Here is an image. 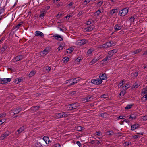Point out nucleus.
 <instances>
[{"label": "nucleus", "mask_w": 147, "mask_h": 147, "mask_svg": "<svg viewBox=\"0 0 147 147\" xmlns=\"http://www.w3.org/2000/svg\"><path fill=\"white\" fill-rule=\"evenodd\" d=\"M128 12V10L127 8H125L122 9L120 11L119 13V14L122 16H124L126 15Z\"/></svg>", "instance_id": "obj_1"}, {"label": "nucleus", "mask_w": 147, "mask_h": 147, "mask_svg": "<svg viewBox=\"0 0 147 147\" xmlns=\"http://www.w3.org/2000/svg\"><path fill=\"white\" fill-rule=\"evenodd\" d=\"M51 50V48L49 47L46 48L44 50L40 52L41 56H44L45 55L47 54Z\"/></svg>", "instance_id": "obj_2"}, {"label": "nucleus", "mask_w": 147, "mask_h": 147, "mask_svg": "<svg viewBox=\"0 0 147 147\" xmlns=\"http://www.w3.org/2000/svg\"><path fill=\"white\" fill-rule=\"evenodd\" d=\"M24 56L23 55H20L16 56L13 59V61L14 63L16 62L22 60L24 58Z\"/></svg>", "instance_id": "obj_3"}, {"label": "nucleus", "mask_w": 147, "mask_h": 147, "mask_svg": "<svg viewBox=\"0 0 147 147\" xmlns=\"http://www.w3.org/2000/svg\"><path fill=\"white\" fill-rule=\"evenodd\" d=\"M86 42V40L85 39H83L77 40L76 42V44L80 46L84 45Z\"/></svg>", "instance_id": "obj_4"}, {"label": "nucleus", "mask_w": 147, "mask_h": 147, "mask_svg": "<svg viewBox=\"0 0 147 147\" xmlns=\"http://www.w3.org/2000/svg\"><path fill=\"white\" fill-rule=\"evenodd\" d=\"M102 82V81L100 78H97L96 79H92L91 81L92 83L96 85L100 84Z\"/></svg>", "instance_id": "obj_5"}, {"label": "nucleus", "mask_w": 147, "mask_h": 147, "mask_svg": "<svg viewBox=\"0 0 147 147\" xmlns=\"http://www.w3.org/2000/svg\"><path fill=\"white\" fill-rule=\"evenodd\" d=\"M11 80V78H0V84H6L10 82Z\"/></svg>", "instance_id": "obj_6"}, {"label": "nucleus", "mask_w": 147, "mask_h": 147, "mask_svg": "<svg viewBox=\"0 0 147 147\" xmlns=\"http://www.w3.org/2000/svg\"><path fill=\"white\" fill-rule=\"evenodd\" d=\"M10 132L8 131H6L4 134L0 136V140H3L10 134Z\"/></svg>", "instance_id": "obj_7"}, {"label": "nucleus", "mask_w": 147, "mask_h": 147, "mask_svg": "<svg viewBox=\"0 0 147 147\" xmlns=\"http://www.w3.org/2000/svg\"><path fill=\"white\" fill-rule=\"evenodd\" d=\"M66 83L67 84H69L68 86H71L74 84V81L73 79L67 80L66 81Z\"/></svg>", "instance_id": "obj_8"}, {"label": "nucleus", "mask_w": 147, "mask_h": 147, "mask_svg": "<svg viewBox=\"0 0 147 147\" xmlns=\"http://www.w3.org/2000/svg\"><path fill=\"white\" fill-rule=\"evenodd\" d=\"M35 35L36 36H39L41 38L44 36L43 33L39 31H36L35 32Z\"/></svg>", "instance_id": "obj_9"}, {"label": "nucleus", "mask_w": 147, "mask_h": 147, "mask_svg": "<svg viewBox=\"0 0 147 147\" xmlns=\"http://www.w3.org/2000/svg\"><path fill=\"white\" fill-rule=\"evenodd\" d=\"M117 51V49H115L111 51H110L108 52V55H109L111 57Z\"/></svg>", "instance_id": "obj_10"}, {"label": "nucleus", "mask_w": 147, "mask_h": 147, "mask_svg": "<svg viewBox=\"0 0 147 147\" xmlns=\"http://www.w3.org/2000/svg\"><path fill=\"white\" fill-rule=\"evenodd\" d=\"M111 57L109 55H108V56L105 58L102 61L106 63L108 62L111 59Z\"/></svg>", "instance_id": "obj_11"}, {"label": "nucleus", "mask_w": 147, "mask_h": 147, "mask_svg": "<svg viewBox=\"0 0 147 147\" xmlns=\"http://www.w3.org/2000/svg\"><path fill=\"white\" fill-rule=\"evenodd\" d=\"M22 110V109L21 108H14L13 111H14V114H17Z\"/></svg>", "instance_id": "obj_12"}, {"label": "nucleus", "mask_w": 147, "mask_h": 147, "mask_svg": "<svg viewBox=\"0 0 147 147\" xmlns=\"http://www.w3.org/2000/svg\"><path fill=\"white\" fill-rule=\"evenodd\" d=\"M100 79L101 80H104L107 79V77L106 75L105 74H100L99 76Z\"/></svg>", "instance_id": "obj_13"}, {"label": "nucleus", "mask_w": 147, "mask_h": 147, "mask_svg": "<svg viewBox=\"0 0 147 147\" xmlns=\"http://www.w3.org/2000/svg\"><path fill=\"white\" fill-rule=\"evenodd\" d=\"M99 59V58L98 57H95L94 58L93 60L90 63V65H92L95 63Z\"/></svg>", "instance_id": "obj_14"}, {"label": "nucleus", "mask_w": 147, "mask_h": 147, "mask_svg": "<svg viewBox=\"0 0 147 147\" xmlns=\"http://www.w3.org/2000/svg\"><path fill=\"white\" fill-rule=\"evenodd\" d=\"M53 37L57 40H58L60 41H61L63 40L62 38L60 36L56 34L53 36Z\"/></svg>", "instance_id": "obj_15"}, {"label": "nucleus", "mask_w": 147, "mask_h": 147, "mask_svg": "<svg viewBox=\"0 0 147 147\" xmlns=\"http://www.w3.org/2000/svg\"><path fill=\"white\" fill-rule=\"evenodd\" d=\"M92 98L91 96L88 97L87 96L83 98L82 101L84 102H88L91 100V99Z\"/></svg>", "instance_id": "obj_16"}, {"label": "nucleus", "mask_w": 147, "mask_h": 147, "mask_svg": "<svg viewBox=\"0 0 147 147\" xmlns=\"http://www.w3.org/2000/svg\"><path fill=\"white\" fill-rule=\"evenodd\" d=\"M43 140L45 142L46 144H48L50 142L49 138L48 137L45 136L43 138Z\"/></svg>", "instance_id": "obj_17"}, {"label": "nucleus", "mask_w": 147, "mask_h": 147, "mask_svg": "<svg viewBox=\"0 0 147 147\" xmlns=\"http://www.w3.org/2000/svg\"><path fill=\"white\" fill-rule=\"evenodd\" d=\"M131 86V85L129 83H127L122 87V88L124 90H126Z\"/></svg>", "instance_id": "obj_18"}, {"label": "nucleus", "mask_w": 147, "mask_h": 147, "mask_svg": "<svg viewBox=\"0 0 147 147\" xmlns=\"http://www.w3.org/2000/svg\"><path fill=\"white\" fill-rule=\"evenodd\" d=\"M61 118L62 117H66L68 116V114L65 112H63L60 113Z\"/></svg>", "instance_id": "obj_19"}, {"label": "nucleus", "mask_w": 147, "mask_h": 147, "mask_svg": "<svg viewBox=\"0 0 147 147\" xmlns=\"http://www.w3.org/2000/svg\"><path fill=\"white\" fill-rule=\"evenodd\" d=\"M73 109H76L78 108V107L79 106V103H76L74 104H71Z\"/></svg>", "instance_id": "obj_20"}, {"label": "nucleus", "mask_w": 147, "mask_h": 147, "mask_svg": "<svg viewBox=\"0 0 147 147\" xmlns=\"http://www.w3.org/2000/svg\"><path fill=\"white\" fill-rule=\"evenodd\" d=\"M106 43V44H107V47H112V46H114L115 45L113 42L112 41L107 42Z\"/></svg>", "instance_id": "obj_21"}, {"label": "nucleus", "mask_w": 147, "mask_h": 147, "mask_svg": "<svg viewBox=\"0 0 147 147\" xmlns=\"http://www.w3.org/2000/svg\"><path fill=\"white\" fill-rule=\"evenodd\" d=\"M51 69V68L49 66H46L44 68V71L46 73L49 72Z\"/></svg>", "instance_id": "obj_22"}, {"label": "nucleus", "mask_w": 147, "mask_h": 147, "mask_svg": "<svg viewBox=\"0 0 147 147\" xmlns=\"http://www.w3.org/2000/svg\"><path fill=\"white\" fill-rule=\"evenodd\" d=\"M121 27L119 24H116L114 27V28L115 30L118 31L121 29Z\"/></svg>", "instance_id": "obj_23"}, {"label": "nucleus", "mask_w": 147, "mask_h": 147, "mask_svg": "<svg viewBox=\"0 0 147 147\" xmlns=\"http://www.w3.org/2000/svg\"><path fill=\"white\" fill-rule=\"evenodd\" d=\"M139 125L138 124H134L131 126V129H137L139 128Z\"/></svg>", "instance_id": "obj_24"}, {"label": "nucleus", "mask_w": 147, "mask_h": 147, "mask_svg": "<svg viewBox=\"0 0 147 147\" xmlns=\"http://www.w3.org/2000/svg\"><path fill=\"white\" fill-rule=\"evenodd\" d=\"M23 23V22H20L19 23L17 24L15 26V28L17 29H18L21 26Z\"/></svg>", "instance_id": "obj_25"}, {"label": "nucleus", "mask_w": 147, "mask_h": 147, "mask_svg": "<svg viewBox=\"0 0 147 147\" xmlns=\"http://www.w3.org/2000/svg\"><path fill=\"white\" fill-rule=\"evenodd\" d=\"M46 13L45 10H43L41 12L40 14V15L39 17H43Z\"/></svg>", "instance_id": "obj_26"}, {"label": "nucleus", "mask_w": 147, "mask_h": 147, "mask_svg": "<svg viewBox=\"0 0 147 147\" xmlns=\"http://www.w3.org/2000/svg\"><path fill=\"white\" fill-rule=\"evenodd\" d=\"M74 81V84L77 83L79 81L81 80V78H77L74 79H73Z\"/></svg>", "instance_id": "obj_27"}, {"label": "nucleus", "mask_w": 147, "mask_h": 147, "mask_svg": "<svg viewBox=\"0 0 147 147\" xmlns=\"http://www.w3.org/2000/svg\"><path fill=\"white\" fill-rule=\"evenodd\" d=\"M74 50V49L72 47H70L67 50V53H71Z\"/></svg>", "instance_id": "obj_28"}, {"label": "nucleus", "mask_w": 147, "mask_h": 147, "mask_svg": "<svg viewBox=\"0 0 147 147\" xmlns=\"http://www.w3.org/2000/svg\"><path fill=\"white\" fill-rule=\"evenodd\" d=\"M72 105L71 104L68 105H67V110H73L72 108Z\"/></svg>", "instance_id": "obj_29"}, {"label": "nucleus", "mask_w": 147, "mask_h": 147, "mask_svg": "<svg viewBox=\"0 0 147 147\" xmlns=\"http://www.w3.org/2000/svg\"><path fill=\"white\" fill-rule=\"evenodd\" d=\"M88 32H89L93 30V28L91 26H88L85 29Z\"/></svg>", "instance_id": "obj_30"}, {"label": "nucleus", "mask_w": 147, "mask_h": 147, "mask_svg": "<svg viewBox=\"0 0 147 147\" xmlns=\"http://www.w3.org/2000/svg\"><path fill=\"white\" fill-rule=\"evenodd\" d=\"M22 80L21 78H17L15 80V82L16 84H18L20 82L22 81Z\"/></svg>", "instance_id": "obj_31"}, {"label": "nucleus", "mask_w": 147, "mask_h": 147, "mask_svg": "<svg viewBox=\"0 0 147 147\" xmlns=\"http://www.w3.org/2000/svg\"><path fill=\"white\" fill-rule=\"evenodd\" d=\"M117 10V9H113L110 11V13L111 15H113L116 12Z\"/></svg>", "instance_id": "obj_32"}, {"label": "nucleus", "mask_w": 147, "mask_h": 147, "mask_svg": "<svg viewBox=\"0 0 147 147\" xmlns=\"http://www.w3.org/2000/svg\"><path fill=\"white\" fill-rule=\"evenodd\" d=\"M124 82H125L124 80H123L121 81L119 84V85H118L119 87V86H120V87H121V86L123 85L124 83Z\"/></svg>", "instance_id": "obj_33"}, {"label": "nucleus", "mask_w": 147, "mask_h": 147, "mask_svg": "<svg viewBox=\"0 0 147 147\" xmlns=\"http://www.w3.org/2000/svg\"><path fill=\"white\" fill-rule=\"evenodd\" d=\"M126 93V91L125 90H124L123 91H121L120 93L119 94V95L120 96H122L124 95Z\"/></svg>", "instance_id": "obj_34"}, {"label": "nucleus", "mask_w": 147, "mask_h": 147, "mask_svg": "<svg viewBox=\"0 0 147 147\" xmlns=\"http://www.w3.org/2000/svg\"><path fill=\"white\" fill-rule=\"evenodd\" d=\"M139 86V85L138 83V82H136L133 85V87L134 88H137Z\"/></svg>", "instance_id": "obj_35"}, {"label": "nucleus", "mask_w": 147, "mask_h": 147, "mask_svg": "<svg viewBox=\"0 0 147 147\" xmlns=\"http://www.w3.org/2000/svg\"><path fill=\"white\" fill-rule=\"evenodd\" d=\"M35 74V72L33 71H31L29 74V76L30 77H31L34 75Z\"/></svg>", "instance_id": "obj_36"}, {"label": "nucleus", "mask_w": 147, "mask_h": 147, "mask_svg": "<svg viewBox=\"0 0 147 147\" xmlns=\"http://www.w3.org/2000/svg\"><path fill=\"white\" fill-rule=\"evenodd\" d=\"M136 116L134 115H131L129 117V119H131V120L134 119L136 118Z\"/></svg>", "instance_id": "obj_37"}, {"label": "nucleus", "mask_w": 147, "mask_h": 147, "mask_svg": "<svg viewBox=\"0 0 147 147\" xmlns=\"http://www.w3.org/2000/svg\"><path fill=\"white\" fill-rule=\"evenodd\" d=\"M6 121V119H1L0 120V125L3 124Z\"/></svg>", "instance_id": "obj_38"}, {"label": "nucleus", "mask_w": 147, "mask_h": 147, "mask_svg": "<svg viewBox=\"0 0 147 147\" xmlns=\"http://www.w3.org/2000/svg\"><path fill=\"white\" fill-rule=\"evenodd\" d=\"M60 113H57L55 114V116L57 119H59L61 118L60 115Z\"/></svg>", "instance_id": "obj_39"}, {"label": "nucleus", "mask_w": 147, "mask_h": 147, "mask_svg": "<svg viewBox=\"0 0 147 147\" xmlns=\"http://www.w3.org/2000/svg\"><path fill=\"white\" fill-rule=\"evenodd\" d=\"M141 51V49H138L135 51H134L133 53H134V54H135L138 53L140 52Z\"/></svg>", "instance_id": "obj_40"}, {"label": "nucleus", "mask_w": 147, "mask_h": 147, "mask_svg": "<svg viewBox=\"0 0 147 147\" xmlns=\"http://www.w3.org/2000/svg\"><path fill=\"white\" fill-rule=\"evenodd\" d=\"M106 134L108 135H112L114 133L112 131H107L106 132Z\"/></svg>", "instance_id": "obj_41"}, {"label": "nucleus", "mask_w": 147, "mask_h": 147, "mask_svg": "<svg viewBox=\"0 0 147 147\" xmlns=\"http://www.w3.org/2000/svg\"><path fill=\"white\" fill-rule=\"evenodd\" d=\"M103 1H101L97 3V5H98V7H100L103 4Z\"/></svg>", "instance_id": "obj_42"}, {"label": "nucleus", "mask_w": 147, "mask_h": 147, "mask_svg": "<svg viewBox=\"0 0 147 147\" xmlns=\"http://www.w3.org/2000/svg\"><path fill=\"white\" fill-rule=\"evenodd\" d=\"M132 105H127V106L125 107V109H129L131 108Z\"/></svg>", "instance_id": "obj_43"}, {"label": "nucleus", "mask_w": 147, "mask_h": 147, "mask_svg": "<svg viewBox=\"0 0 147 147\" xmlns=\"http://www.w3.org/2000/svg\"><path fill=\"white\" fill-rule=\"evenodd\" d=\"M6 115V114L5 113H2L0 114V119L5 117Z\"/></svg>", "instance_id": "obj_44"}, {"label": "nucleus", "mask_w": 147, "mask_h": 147, "mask_svg": "<svg viewBox=\"0 0 147 147\" xmlns=\"http://www.w3.org/2000/svg\"><path fill=\"white\" fill-rule=\"evenodd\" d=\"M93 50L91 49H89L87 52V54L89 55H90L92 53Z\"/></svg>", "instance_id": "obj_45"}, {"label": "nucleus", "mask_w": 147, "mask_h": 147, "mask_svg": "<svg viewBox=\"0 0 147 147\" xmlns=\"http://www.w3.org/2000/svg\"><path fill=\"white\" fill-rule=\"evenodd\" d=\"M108 96L107 94H105L101 95L100 97L102 98H105L108 97Z\"/></svg>", "instance_id": "obj_46"}, {"label": "nucleus", "mask_w": 147, "mask_h": 147, "mask_svg": "<svg viewBox=\"0 0 147 147\" xmlns=\"http://www.w3.org/2000/svg\"><path fill=\"white\" fill-rule=\"evenodd\" d=\"M142 119L143 121H146L147 120V115L142 117Z\"/></svg>", "instance_id": "obj_47"}, {"label": "nucleus", "mask_w": 147, "mask_h": 147, "mask_svg": "<svg viewBox=\"0 0 147 147\" xmlns=\"http://www.w3.org/2000/svg\"><path fill=\"white\" fill-rule=\"evenodd\" d=\"M101 12V10L100 9H99L97 11H96L95 12L96 15H97V16H98L100 14V13Z\"/></svg>", "instance_id": "obj_48"}, {"label": "nucleus", "mask_w": 147, "mask_h": 147, "mask_svg": "<svg viewBox=\"0 0 147 147\" xmlns=\"http://www.w3.org/2000/svg\"><path fill=\"white\" fill-rule=\"evenodd\" d=\"M69 58L67 57H65L63 58V62L64 63L67 62L69 60Z\"/></svg>", "instance_id": "obj_49"}, {"label": "nucleus", "mask_w": 147, "mask_h": 147, "mask_svg": "<svg viewBox=\"0 0 147 147\" xmlns=\"http://www.w3.org/2000/svg\"><path fill=\"white\" fill-rule=\"evenodd\" d=\"M7 48V46L6 45H5L1 49V51L2 52H3Z\"/></svg>", "instance_id": "obj_50"}, {"label": "nucleus", "mask_w": 147, "mask_h": 147, "mask_svg": "<svg viewBox=\"0 0 147 147\" xmlns=\"http://www.w3.org/2000/svg\"><path fill=\"white\" fill-rule=\"evenodd\" d=\"M136 133L138 134L142 135L143 134H145L144 131L139 132L138 131H136Z\"/></svg>", "instance_id": "obj_51"}, {"label": "nucleus", "mask_w": 147, "mask_h": 147, "mask_svg": "<svg viewBox=\"0 0 147 147\" xmlns=\"http://www.w3.org/2000/svg\"><path fill=\"white\" fill-rule=\"evenodd\" d=\"M91 20H89L87 22V25H90L93 22V21H91Z\"/></svg>", "instance_id": "obj_52"}, {"label": "nucleus", "mask_w": 147, "mask_h": 147, "mask_svg": "<svg viewBox=\"0 0 147 147\" xmlns=\"http://www.w3.org/2000/svg\"><path fill=\"white\" fill-rule=\"evenodd\" d=\"M39 107H40L39 106H37L33 107L32 108L33 109V110H36L39 109Z\"/></svg>", "instance_id": "obj_53"}, {"label": "nucleus", "mask_w": 147, "mask_h": 147, "mask_svg": "<svg viewBox=\"0 0 147 147\" xmlns=\"http://www.w3.org/2000/svg\"><path fill=\"white\" fill-rule=\"evenodd\" d=\"M61 145L59 143H57L55 144L54 146L53 147H61Z\"/></svg>", "instance_id": "obj_54"}, {"label": "nucleus", "mask_w": 147, "mask_h": 147, "mask_svg": "<svg viewBox=\"0 0 147 147\" xmlns=\"http://www.w3.org/2000/svg\"><path fill=\"white\" fill-rule=\"evenodd\" d=\"M9 113L11 115H13L15 114H14V111H13V110H11L9 112Z\"/></svg>", "instance_id": "obj_55"}, {"label": "nucleus", "mask_w": 147, "mask_h": 147, "mask_svg": "<svg viewBox=\"0 0 147 147\" xmlns=\"http://www.w3.org/2000/svg\"><path fill=\"white\" fill-rule=\"evenodd\" d=\"M101 47H103L104 48H108V47H107V44H106V43H105L103 44L102 46Z\"/></svg>", "instance_id": "obj_56"}, {"label": "nucleus", "mask_w": 147, "mask_h": 147, "mask_svg": "<svg viewBox=\"0 0 147 147\" xmlns=\"http://www.w3.org/2000/svg\"><path fill=\"white\" fill-rule=\"evenodd\" d=\"M142 93L144 94L147 93V88L143 89Z\"/></svg>", "instance_id": "obj_57"}, {"label": "nucleus", "mask_w": 147, "mask_h": 147, "mask_svg": "<svg viewBox=\"0 0 147 147\" xmlns=\"http://www.w3.org/2000/svg\"><path fill=\"white\" fill-rule=\"evenodd\" d=\"M125 118V116L121 115L119 117H118V119H124Z\"/></svg>", "instance_id": "obj_58"}, {"label": "nucleus", "mask_w": 147, "mask_h": 147, "mask_svg": "<svg viewBox=\"0 0 147 147\" xmlns=\"http://www.w3.org/2000/svg\"><path fill=\"white\" fill-rule=\"evenodd\" d=\"M95 134L98 136H101V132L99 131L96 132Z\"/></svg>", "instance_id": "obj_59"}, {"label": "nucleus", "mask_w": 147, "mask_h": 147, "mask_svg": "<svg viewBox=\"0 0 147 147\" xmlns=\"http://www.w3.org/2000/svg\"><path fill=\"white\" fill-rule=\"evenodd\" d=\"M63 47L62 46H60L57 49L58 50V51H59L60 50H62L63 49Z\"/></svg>", "instance_id": "obj_60"}, {"label": "nucleus", "mask_w": 147, "mask_h": 147, "mask_svg": "<svg viewBox=\"0 0 147 147\" xmlns=\"http://www.w3.org/2000/svg\"><path fill=\"white\" fill-rule=\"evenodd\" d=\"M135 18L134 17H131L129 18V20L131 22H134Z\"/></svg>", "instance_id": "obj_61"}, {"label": "nucleus", "mask_w": 147, "mask_h": 147, "mask_svg": "<svg viewBox=\"0 0 147 147\" xmlns=\"http://www.w3.org/2000/svg\"><path fill=\"white\" fill-rule=\"evenodd\" d=\"M62 15V14H58L57 15L56 17L57 19H59L60 18V17Z\"/></svg>", "instance_id": "obj_62"}, {"label": "nucleus", "mask_w": 147, "mask_h": 147, "mask_svg": "<svg viewBox=\"0 0 147 147\" xmlns=\"http://www.w3.org/2000/svg\"><path fill=\"white\" fill-rule=\"evenodd\" d=\"M4 10L3 9H0V15H2V14L3 13Z\"/></svg>", "instance_id": "obj_63"}, {"label": "nucleus", "mask_w": 147, "mask_h": 147, "mask_svg": "<svg viewBox=\"0 0 147 147\" xmlns=\"http://www.w3.org/2000/svg\"><path fill=\"white\" fill-rule=\"evenodd\" d=\"M138 73L137 72H135L134 74V76L135 77H137L138 75Z\"/></svg>", "instance_id": "obj_64"}]
</instances>
